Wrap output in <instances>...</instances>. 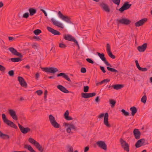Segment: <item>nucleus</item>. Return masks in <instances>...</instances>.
Wrapping results in <instances>:
<instances>
[{"label":"nucleus","instance_id":"10","mask_svg":"<svg viewBox=\"0 0 152 152\" xmlns=\"http://www.w3.org/2000/svg\"><path fill=\"white\" fill-rule=\"evenodd\" d=\"M64 39L66 40L74 42L77 45H78V43L77 42L74 37H72L70 35L67 34L66 36H65L64 37Z\"/></svg>","mask_w":152,"mask_h":152},{"label":"nucleus","instance_id":"62","mask_svg":"<svg viewBox=\"0 0 152 152\" xmlns=\"http://www.w3.org/2000/svg\"><path fill=\"white\" fill-rule=\"evenodd\" d=\"M95 101L96 102H100V100L99 99V96H97L96 97L95 99Z\"/></svg>","mask_w":152,"mask_h":152},{"label":"nucleus","instance_id":"9","mask_svg":"<svg viewBox=\"0 0 152 152\" xmlns=\"http://www.w3.org/2000/svg\"><path fill=\"white\" fill-rule=\"evenodd\" d=\"M98 147L105 151L107 149V146L104 142L102 141H99L96 143Z\"/></svg>","mask_w":152,"mask_h":152},{"label":"nucleus","instance_id":"29","mask_svg":"<svg viewBox=\"0 0 152 152\" xmlns=\"http://www.w3.org/2000/svg\"><path fill=\"white\" fill-rule=\"evenodd\" d=\"M29 11L30 13V15L32 16L36 13L37 10L34 8H31L29 9Z\"/></svg>","mask_w":152,"mask_h":152},{"label":"nucleus","instance_id":"53","mask_svg":"<svg viewBox=\"0 0 152 152\" xmlns=\"http://www.w3.org/2000/svg\"><path fill=\"white\" fill-rule=\"evenodd\" d=\"M6 69L3 66L0 64V70L2 72H4Z\"/></svg>","mask_w":152,"mask_h":152},{"label":"nucleus","instance_id":"20","mask_svg":"<svg viewBox=\"0 0 152 152\" xmlns=\"http://www.w3.org/2000/svg\"><path fill=\"white\" fill-rule=\"evenodd\" d=\"M145 141L144 139H141L138 140L135 144L136 147L138 148L141 147L144 143Z\"/></svg>","mask_w":152,"mask_h":152},{"label":"nucleus","instance_id":"31","mask_svg":"<svg viewBox=\"0 0 152 152\" xmlns=\"http://www.w3.org/2000/svg\"><path fill=\"white\" fill-rule=\"evenodd\" d=\"M25 119V118L23 115V113H22L20 112V121L22 124H23Z\"/></svg>","mask_w":152,"mask_h":152},{"label":"nucleus","instance_id":"42","mask_svg":"<svg viewBox=\"0 0 152 152\" xmlns=\"http://www.w3.org/2000/svg\"><path fill=\"white\" fill-rule=\"evenodd\" d=\"M141 102L144 103H146V96L145 95L141 99Z\"/></svg>","mask_w":152,"mask_h":152},{"label":"nucleus","instance_id":"52","mask_svg":"<svg viewBox=\"0 0 152 152\" xmlns=\"http://www.w3.org/2000/svg\"><path fill=\"white\" fill-rule=\"evenodd\" d=\"M29 13L28 12H26V13H25L23 15V17L27 18L29 17Z\"/></svg>","mask_w":152,"mask_h":152},{"label":"nucleus","instance_id":"2","mask_svg":"<svg viewBox=\"0 0 152 152\" xmlns=\"http://www.w3.org/2000/svg\"><path fill=\"white\" fill-rule=\"evenodd\" d=\"M2 119L4 122L8 125L16 129L17 128V126L13 122L10 121L6 118L5 115L3 113L2 115Z\"/></svg>","mask_w":152,"mask_h":152},{"label":"nucleus","instance_id":"54","mask_svg":"<svg viewBox=\"0 0 152 152\" xmlns=\"http://www.w3.org/2000/svg\"><path fill=\"white\" fill-rule=\"evenodd\" d=\"M86 61L88 62L91 63V64H93L94 63V61L93 60H92L91 59L89 58H87L86 59Z\"/></svg>","mask_w":152,"mask_h":152},{"label":"nucleus","instance_id":"50","mask_svg":"<svg viewBox=\"0 0 152 152\" xmlns=\"http://www.w3.org/2000/svg\"><path fill=\"white\" fill-rule=\"evenodd\" d=\"M8 73L9 75L10 76H12L14 75V72L12 70L9 71Z\"/></svg>","mask_w":152,"mask_h":152},{"label":"nucleus","instance_id":"8","mask_svg":"<svg viewBox=\"0 0 152 152\" xmlns=\"http://www.w3.org/2000/svg\"><path fill=\"white\" fill-rule=\"evenodd\" d=\"M106 48L107 52L109 56L113 59H115V56L112 54L111 51L110 46L109 43L107 44Z\"/></svg>","mask_w":152,"mask_h":152},{"label":"nucleus","instance_id":"59","mask_svg":"<svg viewBox=\"0 0 152 152\" xmlns=\"http://www.w3.org/2000/svg\"><path fill=\"white\" fill-rule=\"evenodd\" d=\"M135 62L136 63V66L137 67L138 69H140V66L139 65V64L138 63V61L137 60H136L135 61Z\"/></svg>","mask_w":152,"mask_h":152},{"label":"nucleus","instance_id":"36","mask_svg":"<svg viewBox=\"0 0 152 152\" xmlns=\"http://www.w3.org/2000/svg\"><path fill=\"white\" fill-rule=\"evenodd\" d=\"M64 18H63L62 20L64 21L69 23H71V21L70 20V18L68 16H65Z\"/></svg>","mask_w":152,"mask_h":152},{"label":"nucleus","instance_id":"26","mask_svg":"<svg viewBox=\"0 0 152 152\" xmlns=\"http://www.w3.org/2000/svg\"><path fill=\"white\" fill-rule=\"evenodd\" d=\"M114 89L118 90L124 87V85L123 84H118L113 85L112 86Z\"/></svg>","mask_w":152,"mask_h":152},{"label":"nucleus","instance_id":"30","mask_svg":"<svg viewBox=\"0 0 152 152\" xmlns=\"http://www.w3.org/2000/svg\"><path fill=\"white\" fill-rule=\"evenodd\" d=\"M130 110L132 111V115L134 116L137 112V110L136 107L133 106L130 108Z\"/></svg>","mask_w":152,"mask_h":152},{"label":"nucleus","instance_id":"33","mask_svg":"<svg viewBox=\"0 0 152 152\" xmlns=\"http://www.w3.org/2000/svg\"><path fill=\"white\" fill-rule=\"evenodd\" d=\"M35 146L39 151L41 152H42L43 151V148L38 142Z\"/></svg>","mask_w":152,"mask_h":152},{"label":"nucleus","instance_id":"11","mask_svg":"<svg viewBox=\"0 0 152 152\" xmlns=\"http://www.w3.org/2000/svg\"><path fill=\"white\" fill-rule=\"evenodd\" d=\"M99 4L102 8L106 12H109L110 11V9L107 4L104 2H102L100 3Z\"/></svg>","mask_w":152,"mask_h":152},{"label":"nucleus","instance_id":"38","mask_svg":"<svg viewBox=\"0 0 152 152\" xmlns=\"http://www.w3.org/2000/svg\"><path fill=\"white\" fill-rule=\"evenodd\" d=\"M107 69L108 71L112 72H118V71L114 68L110 67L108 66L107 67Z\"/></svg>","mask_w":152,"mask_h":152},{"label":"nucleus","instance_id":"37","mask_svg":"<svg viewBox=\"0 0 152 152\" xmlns=\"http://www.w3.org/2000/svg\"><path fill=\"white\" fill-rule=\"evenodd\" d=\"M81 95L83 98H89L88 93H82L81 94Z\"/></svg>","mask_w":152,"mask_h":152},{"label":"nucleus","instance_id":"55","mask_svg":"<svg viewBox=\"0 0 152 152\" xmlns=\"http://www.w3.org/2000/svg\"><path fill=\"white\" fill-rule=\"evenodd\" d=\"M37 95L39 96L41 95L42 94V91L41 90H39L37 91L36 92Z\"/></svg>","mask_w":152,"mask_h":152},{"label":"nucleus","instance_id":"27","mask_svg":"<svg viewBox=\"0 0 152 152\" xmlns=\"http://www.w3.org/2000/svg\"><path fill=\"white\" fill-rule=\"evenodd\" d=\"M24 148L27 149L30 152H36L31 145L26 144L24 146Z\"/></svg>","mask_w":152,"mask_h":152},{"label":"nucleus","instance_id":"48","mask_svg":"<svg viewBox=\"0 0 152 152\" xmlns=\"http://www.w3.org/2000/svg\"><path fill=\"white\" fill-rule=\"evenodd\" d=\"M58 15H59V17L62 19H63V18H64L65 16H64L61 12L60 11H59L58 13Z\"/></svg>","mask_w":152,"mask_h":152},{"label":"nucleus","instance_id":"7","mask_svg":"<svg viewBox=\"0 0 152 152\" xmlns=\"http://www.w3.org/2000/svg\"><path fill=\"white\" fill-rule=\"evenodd\" d=\"M131 4H129V2H125L122 6L118 10L121 12H123L124 10L129 9L131 6Z\"/></svg>","mask_w":152,"mask_h":152},{"label":"nucleus","instance_id":"18","mask_svg":"<svg viewBox=\"0 0 152 152\" xmlns=\"http://www.w3.org/2000/svg\"><path fill=\"white\" fill-rule=\"evenodd\" d=\"M51 21L52 22L53 24L55 26H58V27H60L61 28H63L64 26L63 24L60 23L54 20V19L52 18L51 20Z\"/></svg>","mask_w":152,"mask_h":152},{"label":"nucleus","instance_id":"61","mask_svg":"<svg viewBox=\"0 0 152 152\" xmlns=\"http://www.w3.org/2000/svg\"><path fill=\"white\" fill-rule=\"evenodd\" d=\"M100 69L104 73L106 72V71L105 70L104 68L102 66H100Z\"/></svg>","mask_w":152,"mask_h":152},{"label":"nucleus","instance_id":"4","mask_svg":"<svg viewBox=\"0 0 152 152\" xmlns=\"http://www.w3.org/2000/svg\"><path fill=\"white\" fill-rule=\"evenodd\" d=\"M49 119L51 124L55 128H58L60 127V125L59 124L57 123L55 120V117L52 115H49Z\"/></svg>","mask_w":152,"mask_h":152},{"label":"nucleus","instance_id":"13","mask_svg":"<svg viewBox=\"0 0 152 152\" xmlns=\"http://www.w3.org/2000/svg\"><path fill=\"white\" fill-rule=\"evenodd\" d=\"M147 19L144 18L138 21L135 23V26L136 27H139L142 26L147 21Z\"/></svg>","mask_w":152,"mask_h":152},{"label":"nucleus","instance_id":"12","mask_svg":"<svg viewBox=\"0 0 152 152\" xmlns=\"http://www.w3.org/2000/svg\"><path fill=\"white\" fill-rule=\"evenodd\" d=\"M20 84L21 86L25 88L28 87L27 84L24 79L22 77L20 76Z\"/></svg>","mask_w":152,"mask_h":152},{"label":"nucleus","instance_id":"44","mask_svg":"<svg viewBox=\"0 0 152 152\" xmlns=\"http://www.w3.org/2000/svg\"><path fill=\"white\" fill-rule=\"evenodd\" d=\"M11 60L12 62H18L19 61V57L12 58Z\"/></svg>","mask_w":152,"mask_h":152},{"label":"nucleus","instance_id":"41","mask_svg":"<svg viewBox=\"0 0 152 152\" xmlns=\"http://www.w3.org/2000/svg\"><path fill=\"white\" fill-rule=\"evenodd\" d=\"M42 32L39 29H37L34 31V33L36 35H39Z\"/></svg>","mask_w":152,"mask_h":152},{"label":"nucleus","instance_id":"63","mask_svg":"<svg viewBox=\"0 0 152 152\" xmlns=\"http://www.w3.org/2000/svg\"><path fill=\"white\" fill-rule=\"evenodd\" d=\"M89 149V148L88 146L86 147L84 149V152H87Z\"/></svg>","mask_w":152,"mask_h":152},{"label":"nucleus","instance_id":"40","mask_svg":"<svg viewBox=\"0 0 152 152\" xmlns=\"http://www.w3.org/2000/svg\"><path fill=\"white\" fill-rule=\"evenodd\" d=\"M59 46L61 48L64 49L67 46L66 45L64 44L63 43H61L59 44Z\"/></svg>","mask_w":152,"mask_h":152},{"label":"nucleus","instance_id":"21","mask_svg":"<svg viewBox=\"0 0 152 152\" xmlns=\"http://www.w3.org/2000/svg\"><path fill=\"white\" fill-rule=\"evenodd\" d=\"M72 129L75 131L76 130H77V127L73 124H70L69 127H68L66 129V132L69 133H70Z\"/></svg>","mask_w":152,"mask_h":152},{"label":"nucleus","instance_id":"1","mask_svg":"<svg viewBox=\"0 0 152 152\" xmlns=\"http://www.w3.org/2000/svg\"><path fill=\"white\" fill-rule=\"evenodd\" d=\"M104 116V124L107 127L109 128L110 127L111 125L109 123L108 121L109 115L108 113H106L105 114L102 113L98 116V118H101L103 117Z\"/></svg>","mask_w":152,"mask_h":152},{"label":"nucleus","instance_id":"56","mask_svg":"<svg viewBox=\"0 0 152 152\" xmlns=\"http://www.w3.org/2000/svg\"><path fill=\"white\" fill-rule=\"evenodd\" d=\"M33 39H36L37 41H40L41 40V39L39 36H34L33 37Z\"/></svg>","mask_w":152,"mask_h":152},{"label":"nucleus","instance_id":"23","mask_svg":"<svg viewBox=\"0 0 152 152\" xmlns=\"http://www.w3.org/2000/svg\"><path fill=\"white\" fill-rule=\"evenodd\" d=\"M8 49L11 52L12 54L17 56H19V53L14 48L10 47Z\"/></svg>","mask_w":152,"mask_h":152},{"label":"nucleus","instance_id":"24","mask_svg":"<svg viewBox=\"0 0 152 152\" xmlns=\"http://www.w3.org/2000/svg\"><path fill=\"white\" fill-rule=\"evenodd\" d=\"M57 77L62 76V77L65 78L66 80L68 81L71 82V80L69 77L68 76L66 75L65 73H60L57 74Z\"/></svg>","mask_w":152,"mask_h":152},{"label":"nucleus","instance_id":"57","mask_svg":"<svg viewBox=\"0 0 152 152\" xmlns=\"http://www.w3.org/2000/svg\"><path fill=\"white\" fill-rule=\"evenodd\" d=\"M38 44L37 43H35L34 44L32 45V48L34 49H37Z\"/></svg>","mask_w":152,"mask_h":152},{"label":"nucleus","instance_id":"43","mask_svg":"<svg viewBox=\"0 0 152 152\" xmlns=\"http://www.w3.org/2000/svg\"><path fill=\"white\" fill-rule=\"evenodd\" d=\"M113 3L118 6L119 5L121 0H112Z\"/></svg>","mask_w":152,"mask_h":152},{"label":"nucleus","instance_id":"49","mask_svg":"<svg viewBox=\"0 0 152 152\" xmlns=\"http://www.w3.org/2000/svg\"><path fill=\"white\" fill-rule=\"evenodd\" d=\"M139 70L142 72H146L147 71L148 69L146 68H142L140 67Z\"/></svg>","mask_w":152,"mask_h":152},{"label":"nucleus","instance_id":"22","mask_svg":"<svg viewBox=\"0 0 152 152\" xmlns=\"http://www.w3.org/2000/svg\"><path fill=\"white\" fill-rule=\"evenodd\" d=\"M57 88L61 91L65 93H68L69 91L65 87L61 85H58Z\"/></svg>","mask_w":152,"mask_h":152},{"label":"nucleus","instance_id":"47","mask_svg":"<svg viewBox=\"0 0 152 152\" xmlns=\"http://www.w3.org/2000/svg\"><path fill=\"white\" fill-rule=\"evenodd\" d=\"M88 94L89 98L93 97L96 95V93L95 92L89 93Z\"/></svg>","mask_w":152,"mask_h":152},{"label":"nucleus","instance_id":"25","mask_svg":"<svg viewBox=\"0 0 152 152\" xmlns=\"http://www.w3.org/2000/svg\"><path fill=\"white\" fill-rule=\"evenodd\" d=\"M69 112L68 110L66 111L64 114V117L65 119L68 121L72 120L73 118L69 116Z\"/></svg>","mask_w":152,"mask_h":152},{"label":"nucleus","instance_id":"14","mask_svg":"<svg viewBox=\"0 0 152 152\" xmlns=\"http://www.w3.org/2000/svg\"><path fill=\"white\" fill-rule=\"evenodd\" d=\"M133 133L134 137L136 139L138 140L140 138L141 133L138 129H134L133 130Z\"/></svg>","mask_w":152,"mask_h":152},{"label":"nucleus","instance_id":"39","mask_svg":"<svg viewBox=\"0 0 152 152\" xmlns=\"http://www.w3.org/2000/svg\"><path fill=\"white\" fill-rule=\"evenodd\" d=\"M121 111L122 112L123 114L125 116H128L129 115V113L128 112L126 111L124 109L121 110Z\"/></svg>","mask_w":152,"mask_h":152},{"label":"nucleus","instance_id":"28","mask_svg":"<svg viewBox=\"0 0 152 152\" xmlns=\"http://www.w3.org/2000/svg\"><path fill=\"white\" fill-rule=\"evenodd\" d=\"M96 53L103 61L104 62L106 60V59L105 57V55L104 53H100L99 52H97Z\"/></svg>","mask_w":152,"mask_h":152},{"label":"nucleus","instance_id":"32","mask_svg":"<svg viewBox=\"0 0 152 152\" xmlns=\"http://www.w3.org/2000/svg\"><path fill=\"white\" fill-rule=\"evenodd\" d=\"M28 141L30 143L34 145L35 146L36 145L38 142L34 139L31 137L28 139Z\"/></svg>","mask_w":152,"mask_h":152},{"label":"nucleus","instance_id":"35","mask_svg":"<svg viewBox=\"0 0 152 152\" xmlns=\"http://www.w3.org/2000/svg\"><path fill=\"white\" fill-rule=\"evenodd\" d=\"M0 137L3 139H9V136L8 135L4 134L0 131Z\"/></svg>","mask_w":152,"mask_h":152},{"label":"nucleus","instance_id":"3","mask_svg":"<svg viewBox=\"0 0 152 152\" xmlns=\"http://www.w3.org/2000/svg\"><path fill=\"white\" fill-rule=\"evenodd\" d=\"M120 142L121 147L125 151L127 152L129 151V145L126 141L124 140L122 138H121L120 140Z\"/></svg>","mask_w":152,"mask_h":152},{"label":"nucleus","instance_id":"19","mask_svg":"<svg viewBox=\"0 0 152 152\" xmlns=\"http://www.w3.org/2000/svg\"><path fill=\"white\" fill-rule=\"evenodd\" d=\"M147 46V43H144L141 46H139L137 47V49L140 52H143L146 50Z\"/></svg>","mask_w":152,"mask_h":152},{"label":"nucleus","instance_id":"17","mask_svg":"<svg viewBox=\"0 0 152 152\" xmlns=\"http://www.w3.org/2000/svg\"><path fill=\"white\" fill-rule=\"evenodd\" d=\"M9 112L10 115L12 117L13 119L15 120H18V118L15 111L12 109H9Z\"/></svg>","mask_w":152,"mask_h":152},{"label":"nucleus","instance_id":"6","mask_svg":"<svg viewBox=\"0 0 152 152\" xmlns=\"http://www.w3.org/2000/svg\"><path fill=\"white\" fill-rule=\"evenodd\" d=\"M41 69L43 71L48 73H54L58 71V70L57 68L53 67L42 68Z\"/></svg>","mask_w":152,"mask_h":152},{"label":"nucleus","instance_id":"5","mask_svg":"<svg viewBox=\"0 0 152 152\" xmlns=\"http://www.w3.org/2000/svg\"><path fill=\"white\" fill-rule=\"evenodd\" d=\"M116 22L118 25L120 24L124 25H128L131 23V21L127 18H123L119 19H118L116 20Z\"/></svg>","mask_w":152,"mask_h":152},{"label":"nucleus","instance_id":"45","mask_svg":"<svg viewBox=\"0 0 152 152\" xmlns=\"http://www.w3.org/2000/svg\"><path fill=\"white\" fill-rule=\"evenodd\" d=\"M89 87L88 86H84L83 88V91L84 92L86 93L88 91Z\"/></svg>","mask_w":152,"mask_h":152},{"label":"nucleus","instance_id":"46","mask_svg":"<svg viewBox=\"0 0 152 152\" xmlns=\"http://www.w3.org/2000/svg\"><path fill=\"white\" fill-rule=\"evenodd\" d=\"M110 81V80L108 79H104L100 82V84H102L105 83H107Z\"/></svg>","mask_w":152,"mask_h":152},{"label":"nucleus","instance_id":"60","mask_svg":"<svg viewBox=\"0 0 152 152\" xmlns=\"http://www.w3.org/2000/svg\"><path fill=\"white\" fill-rule=\"evenodd\" d=\"M104 63L107 66H110V67H112L111 65L106 60L104 62Z\"/></svg>","mask_w":152,"mask_h":152},{"label":"nucleus","instance_id":"15","mask_svg":"<svg viewBox=\"0 0 152 152\" xmlns=\"http://www.w3.org/2000/svg\"><path fill=\"white\" fill-rule=\"evenodd\" d=\"M47 29L50 32L54 35H59L61 34V33L59 31L55 30L50 27H47Z\"/></svg>","mask_w":152,"mask_h":152},{"label":"nucleus","instance_id":"51","mask_svg":"<svg viewBox=\"0 0 152 152\" xmlns=\"http://www.w3.org/2000/svg\"><path fill=\"white\" fill-rule=\"evenodd\" d=\"M80 72L82 73H85L86 72V70L85 68L82 67L80 69Z\"/></svg>","mask_w":152,"mask_h":152},{"label":"nucleus","instance_id":"16","mask_svg":"<svg viewBox=\"0 0 152 152\" xmlns=\"http://www.w3.org/2000/svg\"><path fill=\"white\" fill-rule=\"evenodd\" d=\"M20 129L22 133L26 134L31 131V129L28 127H24L21 125L20 124Z\"/></svg>","mask_w":152,"mask_h":152},{"label":"nucleus","instance_id":"34","mask_svg":"<svg viewBox=\"0 0 152 152\" xmlns=\"http://www.w3.org/2000/svg\"><path fill=\"white\" fill-rule=\"evenodd\" d=\"M110 104L111 105V107L112 108L114 107L116 102V101L112 99H110L109 100Z\"/></svg>","mask_w":152,"mask_h":152},{"label":"nucleus","instance_id":"64","mask_svg":"<svg viewBox=\"0 0 152 152\" xmlns=\"http://www.w3.org/2000/svg\"><path fill=\"white\" fill-rule=\"evenodd\" d=\"M10 41H12L15 39V38L11 37H8Z\"/></svg>","mask_w":152,"mask_h":152},{"label":"nucleus","instance_id":"58","mask_svg":"<svg viewBox=\"0 0 152 152\" xmlns=\"http://www.w3.org/2000/svg\"><path fill=\"white\" fill-rule=\"evenodd\" d=\"M68 152H73V148L71 146H69V147Z\"/></svg>","mask_w":152,"mask_h":152}]
</instances>
